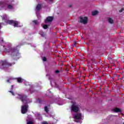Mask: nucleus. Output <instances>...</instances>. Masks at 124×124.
<instances>
[{"instance_id": "nucleus-33", "label": "nucleus", "mask_w": 124, "mask_h": 124, "mask_svg": "<svg viewBox=\"0 0 124 124\" xmlns=\"http://www.w3.org/2000/svg\"><path fill=\"white\" fill-rule=\"evenodd\" d=\"M72 6L71 5H69V7H71Z\"/></svg>"}, {"instance_id": "nucleus-34", "label": "nucleus", "mask_w": 124, "mask_h": 124, "mask_svg": "<svg viewBox=\"0 0 124 124\" xmlns=\"http://www.w3.org/2000/svg\"><path fill=\"white\" fill-rule=\"evenodd\" d=\"M51 2L53 1V0H49Z\"/></svg>"}, {"instance_id": "nucleus-25", "label": "nucleus", "mask_w": 124, "mask_h": 124, "mask_svg": "<svg viewBox=\"0 0 124 124\" xmlns=\"http://www.w3.org/2000/svg\"><path fill=\"white\" fill-rule=\"evenodd\" d=\"M2 20H4V22L5 23V22H7V21L6 20H5V17H4V16H3L2 17Z\"/></svg>"}, {"instance_id": "nucleus-17", "label": "nucleus", "mask_w": 124, "mask_h": 124, "mask_svg": "<svg viewBox=\"0 0 124 124\" xmlns=\"http://www.w3.org/2000/svg\"><path fill=\"white\" fill-rule=\"evenodd\" d=\"M32 22L33 24V25H38L39 24L38 21H37V20H33Z\"/></svg>"}, {"instance_id": "nucleus-18", "label": "nucleus", "mask_w": 124, "mask_h": 124, "mask_svg": "<svg viewBox=\"0 0 124 124\" xmlns=\"http://www.w3.org/2000/svg\"><path fill=\"white\" fill-rule=\"evenodd\" d=\"M7 8L8 9H13V5L11 4H8Z\"/></svg>"}, {"instance_id": "nucleus-28", "label": "nucleus", "mask_w": 124, "mask_h": 124, "mask_svg": "<svg viewBox=\"0 0 124 124\" xmlns=\"http://www.w3.org/2000/svg\"><path fill=\"white\" fill-rule=\"evenodd\" d=\"M55 73H57V74L60 73V70H56L55 71Z\"/></svg>"}, {"instance_id": "nucleus-13", "label": "nucleus", "mask_w": 124, "mask_h": 124, "mask_svg": "<svg viewBox=\"0 0 124 124\" xmlns=\"http://www.w3.org/2000/svg\"><path fill=\"white\" fill-rule=\"evenodd\" d=\"M108 22L110 23V24H114V20L111 18H108Z\"/></svg>"}, {"instance_id": "nucleus-26", "label": "nucleus", "mask_w": 124, "mask_h": 124, "mask_svg": "<svg viewBox=\"0 0 124 124\" xmlns=\"http://www.w3.org/2000/svg\"><path fill=\"white\" fill-rule=\"evenodd\" d=\"M42 124H48V122L44 121V122H42Z\"/></svg>"}, {"instance_id": "nucleus-10", "label": "nucleus", "mask_w": 124, "mask_h": 124, "mask_svg": "<svg viewBox=\"0 0 124 124\" xmlns=\"http://www.w3.org/2000/svg\"><path fill=\"white\" fill-rule=\"evenodd\" d=\"M36 9L37 11H39L40 9H41V5L40 4H38L36 7Z\"/></svg>"}, {"instance_id": "nucleus-15", "label": "nucleus", "mask_w": 124, "mask_h": 124, "mask_svg": "<svg viewBox=\"0 0 124 124\" xmlns=\"http://www.w3.org/2000/svg\"><path fill=\"white\" fill-rule=\"evenodd\" d=\"M0 5H1V7H4L5 6V3L4 2L0 1Z\"/></svg>"}, {"instance_id": "nucleus-11", "label": "nucleus", "mask_w": 124, "mask_h": 124, "mask_svg": "<svg viewBox=\"0 0 124 124\" xmlns=\"http://www.w3.org/2000/svg\"><path fill=\"white\" fill-rule=\"evenodd\" d=\"M39 34H40L42 37H45L46 34L43 31H40L39 32Z\"/></svg>"}, {"instance_id": "nucleus-2", "label": "nucleus", "mask_w": 124, "mask_h": 124, "mask_svg": "<svg viewBox=\"0 0 124 124\" xmlns=\"http://www.w3.org/2000/svg\"><path fill=\"white\" fill-rule=\"evenodd\" d=\"M5 50H6V54H10L11 57H15L19 55V50L16 47L5 48Z\"/></svg>"}, {"instance_id": "nucleus-4", "label": "nucleus", "mask_w": 124, "mask_h": 124, "mask_svg": "<svg viewBox=\"0 0 124 124\" xmlns=\"http://www.w3.org/2000/svg\"><path fill=\"white\" fill-rule=\"evenodd\" d=\"M7 24H9V25H13L15 28L18 27L19 25V22L17 21H15L14 20H7V21H5Z\"/></svg>"}, {"instance_id": "nucleus-8", "label": "nucleus", "mask_w": 124, "mask_h": 124, "mask_svg": "<svg viewBox=\"0 0 124 124\" xmlns=\"http://www.w3.org/2000/svg\"><path fill=\"white\" fill-rule=\"evenodd\" d=\"M54 18L52 16H48L45 20V23H51L53 21Z\"/></svg>"}, {"instance_id": "nucleus-5", "label": "nucleus", "mask_w": 124, "mask_h": 124, "mask_svg": "<svg viewBox=\"0 0 124 124\" xmlns=\"http://www.w3.org/2000/svg\"><path fill=\"white\" fill-rule=\"evenodd\" d=\"M79 19H80L79 21L80 23H82L84 25H86V24L88 23V17L87 16H85L84 18H83L82 16H80Z\"/></svg>"}, {"instance_id": "nucleus-1", "label": "nucleus", "mask_w": 124, "mask_h": 124, "mask_svg": "<svg viewBox=\"0 0 124 124\" xmlns=\"http://www.w3.org/2000/svg\"><path fill=\"white\" fill-rule=\"evenodd\" d=\"M18 96L17 98L20 99L23 104L25 105L21 107V113L22 114H26L29 109V105H28L29 98L28 96L23 94H18Z\"/></svg>"}, {"instance_id": "nucleus-32", "label": "nucleus", "mask_w": 124, "mask_h": 124, "mask_svg": "<svg viewBox=\"0 0 124 124\" xmlns=\"http://www.w3.org/2000/svg\"><path fill=\"white\" fill-rule=\"evenodd\" d=\"M75 122L76 123H79V122H78V121H76V120H75Z\"/></svg>"}, {"instance_id": "nucleus-24", "label": "nucleus", "mask_w": 124, "mask_h": 124, "mask_svg": "<svg viewBox=\"0 0 124 124\" xmlns=\"http://www.w3.org/2000/svg\"><path fill=\"white\" fill-rule=\"evenodd\" d=\"M124 10V8H122L120 10H119L120 13H122V12H123Z\"/></svg>"}, {"instance_id": "nucleus-6", "label": "nucleus", "mask_w": 124, "mask_h": 124, "mask_svg": "<svg viewBox=\"0 0 124 124\" xmlns=\"http://www.w3.org/2000/svg\"><path fill=\"white\" fill-rule=\"evenodd\" d=\"M71 109L73 112H78V111H79V108L75 105H72Z\"/></svg>"}, {"instance_id": "nucleus-37", "label": "nucleus", "mask_w": 124, "mask_h": 124, "mask_svg": "<svg viewBox=\"0 0 124 124\" xmlns=\"http://www.w3.org/2000/svg\"><path fill=\"white\" fill-rule=\"evenodd\" d=\"M31 93H32V92H31Z\"/></svg>"}, {"instance_id": "nucleus-7", "label": "nucleus", "mask_w": 124, "mask_h": 124, "mask_svg": "<svg viewBox=\"0 0 124 124\" xmlns=\"http://www.w3.org/2000/svg\"><path fill=\"white\" fill-rule=\"evenodd\" d=\"M75 120H81L82 119V114L81 113H77L74 116Z\"/></svg>"}, {"instance_id": "nucleus-27", "label": "nucleus", "mask_w": 124, "mask_h": 124, "mask_svg": "<svg viewBox=\"0 0 124 124\" xmlns=\"http://www.w3.org/2000/svg\"><path fill=\"white\" fill-rule=\"evenodd\" d=\"M76 44H77V42H74V44H73L74 47L76 46Z\"/></svg>"}, {"instance_id": "nucleus-30", "label": "nucleus", "mask_w": 124, "mask_h": 124, "mask_svg": "<svg viewBox=\"0 0 124 124\" xmlns=\"http://www.w3.org/2000/svg\"><path fill=\"white\" fill-rule=\"evenodd\" d=\"M7 82L8 83H11V82H10V81L9 80V79H8V80H7Z\"/></svg>"}, {"instance_id": "nucleus-9", "label": "nucleus", "mask_w": 124, "mask_h": 124, "mask_svg": "<svg viewBox=\"0 0 124 124\" xmlns=\"http://www.w3.org/2000/svg\"><path fill=\"white\" fill-rule=\"evenodd\" d=\"M114 112L115 113H119V112H122V110L120 108H115L113 109Z\"/></svg>"}, {"instance_id": "nucleus-36", "label": "nucleus", "mask_w": 124, "mask_h": 124, "mask_svg": "<svg viewBox=\"0 0 124 124\" xmlns=\"http://www.w3.org/2000/svg\"><path fill=\"white\" fill-rule=\"evenodd\" d=\"M0 26H1V25H0Z\"/></svg>"}, {"instance_id": "nucleus-16", "label": "nucleus", "mask_w": 124, "mask_h": 124, "mask_svg": "<svg viewBox=\"0 0 124 124\" xmlns=\"http://www.w3.org/2000/svg\"><path fill=\"white\" fill-rule=\"evenodd\" d=\"M0 5H1V7H4L5 6V3L4 2L0 1Z\"/></svg>"}, {"instance_id": "nucleus-23", "label": "nucleus", "mask_w": 124, "mask_h": 124, "mask_svg": "<svg viewBox=\"0 0 124 124\" xmlns=\"http://www.w3.org/2000/svg\"><path fill=\"white\" fill-rule=\"evenodd\" d=\"M9 93H12V94H13V95H15V93H14V92H13V91H9Z\"/></svg>"}, {"instance_id": "nucleus-22", "label": "nucleus", "mask_w": 124, "mask_h": 124, "mask_svg": "<svg viewBox=\"0 0 124 124\" xmlns=\"http://www.w3.org/2000/svg\"><path fill=\"white\" fill-rule=\"evenodd\" d=\"M27 124H34L32 121H29L27 122Z\"/></svg>"}, {"instance_id": "nucleus-14", "label": "nucleus", "mask_w": 124, "mask_h": 124, "mask_svg": "<svg viewBox=\"0 0 124 124\" xmlns=\"http://www.w3.org/2000/svg\"><path fill=\"white\" fill-rule=\"evenodd\" d=\"M17 81L18 83H23V79L21 78H17Z\"/></svg>"}, {"instance_id": "nucleus-31", "label": "nucleus", "mask_w": 124, "mask_h": 124, "mask_svg": "<svg viewBox=\"0 0 124 124\" xmlns=\"http://www.w3.org/2000/svg\"><path fill=\"white\" fill-rule=\"evenodd\" d=\"M0 41H1V42H3V40L2 39H0Z\"/></svg>"}, {"instance_id": "nucleus-29", "label": "nucleus", "mask_w": 124, "mask_h": 124, "mask_svg": "<svg viewBox=\"0 0 124 124\" xmlns=\"http://www.w3.org/2000/svg\"><path fill=\"white\" fill-rule=\"evenodd\" d=\"M13 87H14V85H12L11 91H13Z\"/></svg>"}, {"instance_id": "nucleus-12", "label": "nucleus", "mask_w": 124, "mask_h": 124, "mask_svg": "<svg viewBox=\"0 0 124 124\" xmlns=\"http://www.w3.org/2000/svg\"><path fill=\"white\" fill-rule=\"evenodd\" d=\"M97 14H98V11H94L92 13L93 16H95V15H97Z\"/></svg>"}, {"instance_id": "nucleus-21", "label": "nucleus", "mask_w": 124, "mask_h": 124, "mask_svg": "<svg viewBox=\"0 0 124 124\" xmlns=\"http://www.w3.org/2000/svg\"><path fill=\"white\" fill-rule=\"evenodd\" d=\"M43 61H44V62H46V61H47V58H46L45 57H43Z\"/></svg>"}, {"instance_id": "nucleus-20", "label": "nucleus", "mask_w": 124, "mask_h": 124, "mask_svg": "<svg viewBox=\"0 0 124 124\" xmlns=\"http://www.w3.org/2000/svg\"><path fill=\"white\" fill-rule=\"evenodd\" d=\"M43 29H44V30H47V29H48V25H44L43 26Z\"/></svg>"}, {"instance_id": "nucleus-35", "label": "nucleus", "mask_w": 124, "mask_h": 124, "mask_svg": "<svg viewBox=\"0 0 124 124\" xmlns=\"http://www.w3.org/2000/svg\"><path fill=\"white\" fill-rule=\"evenodd\" d=\"M49 93H51V91H49Z\"/></svg>"}, {"instance_id": "nucleus-19", "label": "nucleus", "mask_w": 124, "mask_h": 124, "mask_svg": "<svg viewBox=\"0 0 124 124\" xmlns=\"http://www.w3.org/2000/svg\"><path fill=\"white\" fill-rule=\"evenodd\" d=\"M45 111L46 113H48L49 112V109H48V107L45 106Z\"/></svg>"}, {"instance_id": "nucleus-3", "label": "nucleus", "mask_w": 124, "mask_h": 124, "mask_svg": "<svg viewBox=\"0 0 124 124\" xmlns=\"http://www.w3.org/2000/svg\"><path fill=\"white\" fill-rule=\"evenodd\" d=\"M13 64H15V63H9L7 62L6 61H0V66L1 65L2 66L3 68H4L5 67H8V66H12L13 65Z\"/></svg>"}]
</instances>
